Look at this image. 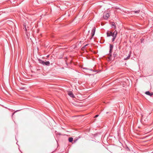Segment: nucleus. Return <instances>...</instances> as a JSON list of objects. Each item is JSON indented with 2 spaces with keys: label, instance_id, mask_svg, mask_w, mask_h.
Returning <instances> with one entry per match:
<instances>
[{
  "label": "nucleus",
  "instance_id": "2",
  "mask_svg": "<svg viewBox=\"0 0 153 153\" xmlns=\"http://www.w3.org/2000/svg\"><path fill=\"white\" fill-rule=\"evenodd\" d=\"M38 60L40 63H41V64L43 65L48 66L50 64V63L49 62V61H47L46 62H45L44 61L40 59H39Z\"/></svg>",
  "mask_w": 153,
  "mask_h": 153
},
{
  "label": "nucleus",
  "instance_id": "10",
  "mask_svg": "<svg viewBox=\"0 0 153 153\" xmlns=\"http://www.w3.org/2000/svg\"><path fill=\"white\" fill-rule=\"evenodd\" d=\"M111 27L112 28L115 27V24L114 22H112L111 24Z\"/></svg>",
  "mask_w": 153,
  "mask_h": 153
},
{
  "label": "nucleus",
  "instance_id": "5",
  "mask_svg": "<svg viewBox=\"0 0 153 153\" xmlns=\"http://www.w3.org/2000/svg\"><path fill=\"white\" fill-rule=\"evenodd\" d=\"M112 146L109 145V146H108L107 147H106V149H107L108 150L111 152L112 151L111 149L112 148Z\"/></svg>",
  "mask_w": 153,
  "mask_h": 153
},
{
  "label": "nucleus",
  "instance_id": "7",
  "mask_svg": "<svg viewBox=\"0 0 153 153\" xmlns=\"http://www.w3.org/2000/svg\"><path fill=\"white\" fill-rule=\"evenodd\" d=\"M145 94L146 95L150 96L151 97H152L153 95L152 93H150L149 91H146L145 92Z\"/></svg>",
  "mask_w": 153,
  "mask_h": 153
},
{
  "label": "nucleus",
  "instance_id": "4",
  "mask_svg": "<svg viewBox=\"0 0 153 153\" xmlns=\"http://www.w3.org/2000/svg\"><path fill=\"white\" fill-rule=\"evenodd\" d=\"M110 47V49H109V54L110 56H111V53L112 52V50L113 48V45H112L110 44V47Z\"/></svg>",
  "mask_w": 153,
  "mask_h": 153
},
{
  "label": "nucleus",
  "instance_id": "18",
  "mask_svg": "<svg viewBox=\"0 0 153 153\" xmlns=\"http://www.w3.org/2000/svg\"><path fill=\"white\" fill-rule=\"evenodd\" d=\"M14 114V113H13V114L12 115H13Z\"/></svg>",
  "mask_w": 153,
  "mask_h": 153
},
{
  "label": "nucleus",
  "instance_id": "15",
  "mask_svg": "<svg viewBox=\"0 0 153 153\" xmlns=\"http://www.w3.org/2000/svg\"><path fill=\"white\" fill-rule=\"evenodd\" d=\"M25 30L27 31V29H26V27L25 25Z\"/></svg>",
  "mask_w": 153,
  "mask_h": 153
},
{
  "label": "nucleus",
  "instance_id": "3",
  "mask_svg": "<svg viewBox=\"0 0 153 153\" xmlns=\"http://www.w3.org/2000/svg\"><path fill=\"white\" fill-rule=\"evenodd\" d=\"M95 30H96V28H95V27H94L93 28V29L92 30V32L91 33V36L89 38V39L90 40H91L92 39L93 37L94 36L95 34Z\"/></svg>",
  "mask_w": 153,
  "mask_h": 153
},
{
  "label": "nucleus",
  "instance_id": "11",
  "mask_svg": "<svg viewBox=\"0 0 153 153\" xmlns=\"http://www.w3.org/2000/svg\"><path fill=\"white\" fill-rule=\"evenodd\" d=\"M68 140L69 142H72L73 140V138L72 137H69L68 139Z\"/></svg>",
  "mask_w": 153,
  "mask_h": 153
},
{
  "label": "nucleus",
  "instance_id": "1",
  "mask_svg": "<svg viewBox=\"0 0 153 153\" xmlns=\"http://www.w3.org/2000/svg\"><path fill=\"white\" fill-rule=\"evenodd\" d=\"M117 31L116 30L114 32L108 30L106 32L107 38L108 40H111L112 42H113L117 37Z\"/></svg>",
  "mask_w": 153,
  "mask_h": 153
},
{
  "label": "nucleus",
  "instance_id": "17",
  "mask_svg": "<svg viewBox=\"0 0 153 153\" xmlns=\"http://www.w3.org/2000/svg\"><path fill=\"white\" fill-rule=\"evenodd\" d=\"M103 18H104V19H105L104 16H103Z\"/></svg>",
  "mask_w": 153,
  "mask_h": 153
},
{
  "label": "nucleus",
  "instance_id": "16",
  "mask_svg": "<svg viewBox=\"0 0 153 153\" xmlns=\"http://www.w3.org/2000/svg\"><path fill=\"white\" fill-rule=\"evenodd\" d=\"M88 45V44H86L85 46V47H86V46H87Z\"/></svg>",
  "mask_w": 153,
  "mask_h": 153
},
{
  "label": "nucleus",
  "instance_id": "9",
  "mask_svg": "<svg viewBox=\"0 0 153 153\" xmlns=\"http://www.w3.org/2000/svg\"><path fill=\"white\" fill-rule=\"evenodd\" d=\"M130 55H131V52H130L129 53V54H128V56H127V57L126 58H125L124 59V60H127V59H129V58H130Z\"/></svg>",
  "mask_w": 153,
  "mask_h": 153
},
{
  "label": "nucleus",
  "instance_id": "6",
  "mask_svg": "<svg viewBox=\"0 0 153 153\" xmlns=\"http://www.w3.org/2000/svg\"><path fill=\"white\" fill-rule=\"evenodd\" d=\"M110 11H106V18H107V19L110 16ZM106 18V20L107 19Z\"/></svg>",
  "mask_w": 153,
  "mask_h": 153
},
{
  "label": "nucleus",
  "instance_id": "12",
  "mask_svg": "<svg viewBox=\"0 0 153 153\" xmlns=\"http://www.w3.org/2000/svg\"><path fill=\"white\" fill-rule=\"evenodd\" d=\"M140 10H137V11H134V12L135 13H140Z\"/></svg>",
  "mask_w": 153,
  "mask_h": 153
},
{
  "label": "nucleus",
  "instance_id": "14",
  "mask_svg": "<svg viewBox=\"0 0 153 153\" xmlns=\"http://www.w3.org/2000/svg\"><path fill=\"white\" fill-rule=\"evenodd\" d=\"M99 116V115H96L95 117H97L98 116Z\"/></svg>",
  "mask_w": 153,
  "mask_h": 153
},
{
  "label": "nucleus",
  "instance_id": "13",
  "mask_svg": "<svg viewBox=\"0 0 153 153\" xmlns=\"http://www.w3.org/2000/svg\"><path fill=\"white\" fill-rule=\"evenodd\" d=\"M101 25H104V23H103V22H101Z\"/></svg>",
  "mask_w": 153,
  "mask_h": 153
},
{
  "label": "nucleus",
  "instance_id": "19",
  "mask_svg": "<svg viewBox=\"0 0 153 153\" xmlns=\"http://www.w3.org/2000/svg\"><path fill=\"white\" fill-rule=\"evenodd\" d=\"M18 111H18H16L15 112H17V111Z\"/></svg>",
  "mask_w": 153,
  "mask_h": 153
},
{
  "label": "nucleus",
  "instance_id": "8",
  "mask_svg": "<svg viewBox=\"0 0 153 153\" xmlns=\"http://www.w3.org/2000/svg\"><path fill=\"white\" fill-rule=\"evenodd\" d=\"M68 94L69 96H70L71 97L74 98V96L72 92L71 91H70L68 93Z\"/></svg>",
  "mask_w": 153,
  "mask_h": 153
}]
</instances>
